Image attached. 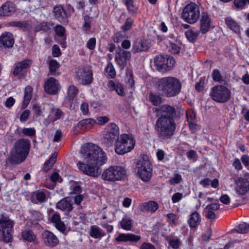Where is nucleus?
Listing matches in <instances>:
<instances>
[{"instance_id": "obj_1", "label": "nucleus", "mask_w": 249, "mask_h": 249, "mask_svg": "<svg viewBox=\"0 0 249 249\" xmlns=\"http://www.w3.org/2000/svg\"><path fill=\"white\" fill-rule=\"evenodd\" d=\"M80 156L85 162L78 161L77 166L84 174L92 177H97L100 174L99 167L107 161L106 154L96 145L84 146L80 151Z\"/></svg>"}, {"instance_id": "obj_2", "label": "nucleus", "mask_w": 249, "mask_h": 249, "mask_svg": "<svg viewBox=\"0 0 249 249\" xmlns=\"http://www.w3.org/2000/svg\"><path fill=\"white\" fill-rule=\"evenodd\" d=\"M155 112L160 115L154 125L157 135L161 139H170L174 135L177 127L174 120L175 108L170 105H163L155 108Z\"/></svg>"}, {"instance_id": "obj_3", "label": "nucleus", "mask_w": 249, "mask_h": 249, "mask_svg": "<svg viewBox=\"0 0 249 249\" xmlns=\"http://www.w3.org/2000/svg\"><path fill=\"white\" fill-rule=\"evenodd\" d=\"M30 147L29 140L25 139L18 140L10 152L9 161L12 164H19L23 162L28 155Z\"/></svg>"}, {"instance_id": "obj_4", "label": "nucleus", "mask_w": 249, "mask_h": 249, "mask_svg": "<svg viewBox=\"0 0 249 249\" xmlns=\"http://www.w3.org/2000/svg\"><path fill=\"white\" fill-rule=\"evenodd\" d=\"M158 88L163 95L172 97L179 94L181 89V84L177 78L165 77L159 80Z\"/></svg>"}, {"instance_id": "obj_5", "label": "nucleus", "mask_w": 249, "mask_h": 249, "mask_svg": "<svg viewBox=\"0 0 249 249\" xmlns=\"http://www.w3.org/2000/svg\"><path fill=\"white\" fill-rule=\"evenodd\" d=\"M135 141L133 137L128 134L121 135L116 141L115 147V152L119 155H123L133 149Z\"/></svg>"}, {"instance_id": "obj_6", "label": "nucleus", "mask_w": 249, "mask_h": 249, "mask_svg": "<svg viewBox=\"0 0 249 249\" xmlns=\"http://www.w3.org/2000/svg\"><path fill=\"white\" fill-rule=\"evenodd\" d=\"M126 172L124 168L119 166H112L105 170L102 175V178L105 181L115 182L124 178Z\"/></svg>"}, {"instance_id": "obj_7", "label": "nucleus", "mask_w": 249, "mask_h": 249, "mask_svg": "<svg viewBox=\"0 0 249 249\" xmlns=\"http://www.w3.org/2000/svg\"><path fill=\"white\" fill-rule=\"evenodd\" d=\"M136 169L138 175L142 181L148 182L151 179L152 166L147 157L141 158L138 160Z\"/></svg>"}, {"instance_id": "obj_8", "label": "nucleus", "mask_w": 249, "mask_h": 249, "mask_svg": "<svg viewBox=\"0 0 249 249\" xmlns=\"http://www.w3.org/2000/svg\"><path fill=\"white\" fill-rule=\"evenodd\" d=\"M175 60L167 55H157L154 58V66L156 69L161 72H165L171 70L175 64Z\"/></svg>"}, {"instance_id": "obj_9", "label": "nucleus", "mask_w": 249, "mask_h": 249, "mask_svg": "<svg viewBox=\"0 0 249 249\" xmlns=\"http://www.w3.org/2000/svg\"><path fill=\"white\" fill-rule=\"evenodd\" d=\"M210 95L214 101L222 103L226 102L230 100L231 92L226 86L217 85L212 88Z\"/></svg>"}, {"instance_id": "obj_10", "label": "nucleus", "mask_w": 249, "mask_h": 249, "mask_svg": "<svg viewBox=\"0 0 249 249\" xmlns=\"http://www.w3.org/2000/svg\"><path fill=\"white\" fill-rule=\"evenodd\" d=\"M200 16L198 6L195 3L191 2L183 9L181 18L186 22L193 24L196 23Z\"/></svg>"}, {"instance_id": "obj_11", "label": "nucleus", "mask_w": 249, "mask_h": 249, "mask_svg": "<svg viewBox=\"0 0 249 249\" xmlns=\"http://www.w3.org/2000/svg\"><path fill=\"white\" fill-rule=\"evenodd\" d=\"M119 136L118 126L115 123H110L107 126L105 133L104 134L103 142L107 146H111L119 138Z\"/></svg>"}, {"instance_id": "obj_12", "label": "nucleus", "mask_w": 249, "mask_h": 249, "mask_svg": "<svg viewBox=\"0 0 249 249\" xmlns=\"http://www.w3.org/2000/svg\"><path fill=\"white\" fill-rule=\"evenodd\" d=\"M14 221L8 216L1 215L0 218V231L2 232L3 240L7 243L12 240L11 231L13 228Z\"/></svg>"}, {"instance_id": "obj_13", "label": "nucleus", "mask_w": 249, "mask_h": 249, "mask_svg": "<svg viewBox=\"0 0 249 249\" xmlns=\"http://www.w3.org/2000/svg\"><path fill=\"white\" fill-rule=\"evenodd\" d=\"M131 54L129 51L119 48L116 51L115 60L121 69H124L127 61L130 60Z\"/></svg>"}, {"instance_id": "obj_14", "label": "nucleus", "mask_w": 249, "mask_h": 249, "mask_svg": "<svg viewBox=\"0 0 249 249\" xmlns=\"http://www.w3.org/2000/svg\"><path fill=\"white\" fill-rule=\"evenodd\" d=\"M150 46V43L147 39L139 38L133 43L131 50L134 53L146 52Z\"/></svg>"}, {"instance_id": "obj_15", "label": "nucleus", "mask_w": 249, "mask_h": 249, "mask_svg": "<svg viewBox=\"0 0 249 249\" xmlns=\"http://www.w3.org/2000/svg\"><path fill=\"white\" fill-rule=\"evenodd\" d=\"M44 87L46 93L53 95L59 90V84L56 79L50 77L45 82Z\"/></svg>"}, {"instance_id": "obj_16", "label": "nucleus", "mask_w": 249, "mask_h": 249, "mask_svg": "<svg viewBox=\"0 0 249 249\" xmlns=\"http://www.w3.org/2000/svg\"><path fill=\"white\" fill-rule=\"evenodd\" d=\"M212 25L211 16L206 12L201 13L200 20V30L204 34L210 30Z\"/></svg>"}, {"instance_id": "obj_17", "label": "nucleus", "mask_w": 249, "mask_h": 249, "mask_svg": "<svg viewBox=\"0 0 249 249\" xmlns=\"http://www.w3.org/2000/svg\"><path fill=\"white\" fill-rule=\"evenodd\" d=\"M77 76L83 85L90 84L92 81V72L89 69L78 70Z\"/></svg>"}, {"instance_id": "obj_18", "label": "nucleus", "mask_w": 249, "mask_h": 249, "mask_svg": "<svg viewBox=\"0 0 249 249\" xmlns=\"http://www.w3.org/2000/svg\"><path fill=\"white\" fill-rule=\"evenodd\" d=\"M236 193L239 195H244L249 190V181L242 178H238L236 181Z\"/></svg>"}, {"instance_id": "obj_19", "label": "nucleus", "mask_w": 249, "mask_h": 249, "mask_svg": "<svg viewBox=\"0 0 249 249\" xmlns=\"http://www.w3.org/2000/svg\"><path fill=\"white\" fill-rule=\"evenodd\" d=\"M42 238L44 244L50 247L56 246L59 242L57 237L53 232L48 231H43Z\"/></svg>"}, {"instance_id": "obj_20", "label": "nucleus", "mask_w": 249, "mask_h": 249, "mask_svg": "<svg viewBox=\"0 0 249 249\" xmlns=\"http://www.w3.org/2000/svg\"><path fill=\"white\" fill-rule=\"evenodd\" d=\"M0 44L4 48H11L14 44L13 36L10 32L3 33L0 36Z\"/></svg>"}, {"instance_id": "obj_21", "label": "nucleus", "mask_w": 249, "mask_h": 249, "mask_svg": "<svg viewBox=\"0 0 249 249\" xmlns=\"http://www.w3.org/2000/svg\"><path fill=\"white\" fill-rule=\"evenodd\" d=\"M15 11V4L10 1H7L0 7V16H10Z\"/></svg>"}, {"instance_id": "obj_22", "label": "nucleus", "mask_w": 249, "mask_h": 249, "mask_svg": "<svg viewBox=\"0 0 249 249\" xmlns=\"http://www.w3.org/2000/svg\"><path fill=\"white\" fill-rule=\"evenodd\" d=\"M64 114V113L60 109L53 107L49 110L48 120L49 122L53 123L63 118Z\"/></svg>"}, {"instance_id": "obj_23", "label": "nucleus", "mask_w": 249, "mask_h": 249, "mask_svg": "<svg viewBox=\"0 0 249 249\" xmlns=\"http://www.w3.org/2000/svg\"><path fill=\"white\" fill-rule=\"evenodd\" d=\"M141 239V236L136 235L132 233H120L115 238V240L118 242H137Z\"/></svg>"}, {"instance_id": "obj_24", "label": "nucleus", "mask_w": 249, "mask_h": 249, "mask_svg": "<svg viewBox=\"0 0 249 249\" xmlns=\"http://www.w3.org/2000/svg\"><path fill=\"white\" fill-rule=\"evenodd\" d=\"M159 208V204L155 201H148L143 203L140 206V209L142 212L154 213Z\"/></svg>"}, {"instance_id": "obj_25", "label": "nucleus", "mask_w": 249, "mask_h": 249, "mask_svg": "<svg viewBox=\"0 0 249 249\" xmlns=\"http://www.w3.org/2000/svg\"><path fill=\"white\" fill-rule=\"evenodd\" d=\"M72 199L67 197L59 201L56 205L58 209L67 212H70L72 210Z\"/></svg>"}, {"instance_id": "obj_26", "label": "nucleus", "mask_w": 249, "mask_h": 249, "mask_svg": "<svg viewBox=\"0 0 249 249\" xmlns=\"http://www.w3.org/2000/svg\"><path fill=\"white\" fill-rule=\"evenodd\" d=\"M55 19L60 22H66L67 20V14L61 5H57L54 7L53 10Z\"/></svg>"}, {"instance_id": "obj_27", "label": "nucleus", "mask_w": 249, "mask_h": 249, "mask_svg": "<svg viewBox=\"0 0 249 249\" xmlns=\"http://www.w3.org/2000/svg\"><path fill=\"white\" fill-rule=\"evenodd\" d=\"M219 209V205L218 203H214L210 205H208L204 211L205 215L207 218L209 219H215L216 215L214 213L215 211Z\"/></svg>"}, {"instance_id": "obj_28", "label": "nucleus", "mask_w": 249, "mask_h": 249, "mask_svg": "<svg viewBox=\"0 0 249 249\" xmlns=\"http://www.w3.org/2000/svg\"><path fill=\"white\" fill-rule=\"evenodd\" d=\"M47 191L38 190L34 192L32 195V201L36 204L41 203L47 200Z\"/></svg>"}, {"instance_id": "obj_29", "label": "nucleus", "mask_w": 249, "mask_h": 249, "mask_svg": "<svg viewBox=\"0 0 249 249\" xmlns=\"http://www.w3.org/2000/svg\"><path fill=\"white\" fill-rule=\"evenodd\" d=\"M96 123L94 119L87 118L79 122L76 126L82 130H88L92 128Z\"/></svg>"}, {"instance_id": "obj_30", "label": "nucleus", "mask_w": 249, "mask_h": 249, "mask_svg": "<svg viewBox=\"0 0 249 249\" xmlns=\"http://www.w3.org/2000/svg\"><path fill=\"white\" fill-rule=\"evenodd\" d=\"M8 24L10 26L17 27L28 31H30L32 27L31 22L29 21H13Z\"/></svg>"}, {"instance_id": "obj_31", "label": "nucleus", "mask_w": 249, "mask_h": 249, "mask_svg": "<svg viewBox=\"0 0 249 249\" xmlns=\"http://www.w3.org/2000/svg\"><path fill=\"white\" fill-rule=\"evenodd\" d=\"M108 86L109 88H111V90H115L118 95L121 96L125 95V93L124 88L122 85L119 82H115L112 80H110L108 82Z\"/></svg>"}, {"instance_id": "obj_32", "label": "nucleus", "mask_w": 249, "mask_h": 249, "mask_svg": "<svg viewBox=\"0 0 249 249\" xmlns=\"http://www.w3.org/2000/svg\"><path fill=\"white\" fill-rule=\"evenodd\" d=\"M225 23L227 27L235 32L236 34L240 33V27L236 21L231 17H227L225 18Z\"/></svg>"}, {"instance_id": "obj_33", "label": "nucleus", "mask_w": 249, "mask_h": 249, "mask_svg": "<svg viewBox=\"0 0 249 249\" xmlns=\"http://www.w3.org/2000/svg\"><path fill=\"white\" fill-rule=\"evenodd\" d=\"M33 89L30 86H27L24 89V99L22 107L26 108L29 105L33 95Z\"/></svg>"}, {"instance_id": "obj_34", "label": "nucleus", "mask_w": 249, "mask_h": 249, "mask_svg": "<svg viewBox=\"0 0 249 249\" xmlns=\"http://www.w3.org/2000/svg\"><path fill=\"white\" fill-rule=\"evenodd\" d=\"M201 217L197 212H194L190 215L188 223L191 228H196L199 225Z\"/></svg>"}, {"instance_id": "obj_35", "label": "nucleus", "mask_w": 249, "mask_h": 249, "mask_svg": "<svg viewBox=\"0 0 249 249\" xmlns=\"http://www.w3.org/2000/svg\"><path fill=\"white\" fill-rule=\"evenodd\" d=\"M30 61L28 60H25L17 63L14 69L13 73L15 76L18 75L24 69H27L30 65Z\"/></svg>"}, {"instance_id": "obj_36", "label": "nucleus", "mask_w": 249, "mask_h": 249, "mask_svg": "<svg viewBox=\"0 0 249 249\" xmlns=\"http://www.w3.org/2000/svg\"><path fill=\"white\" fill-rule=\"evenodd\" d=\"M89 235L95 239H100L106 235V233L99 227L92 226L90 228Z\"/></svg>"}, {"instance_id": "obj_37", "label": "nucleus", "mask_w": 249, "mask_h": 249, "mask_svg": "<svg viewBox=\"0 0 249 249\" xmlns=\"http://www.w3.org/2000/svg\"><path fill=\"white\" fill-rule=\"evenodd\" d=\"M30 215L29 216L30 220L32 223L34 225H36L39 221L43 219V215L41 213L38 211L33 209L30 210Z\"/></svg>"}, {"instance_id": "obj_38", "label": "nucleus", "mask_w": 249, "mask_h": 249, "mask_svg": "<svg viewBox=\"0 0 249 249\" xmlns=\"http://www.w3.org/2000/svg\"><path fill=\"white\" fill-rule=\"evenodd\" d=\"M54 31L56 34L61 37L63 40L60 43V45L62 47L64 48H66V42L64 41L66 38V36L65 34L66 30L65 28L61 25H57L55 26Z\"/></svg>"}, {"instance_id": "obj_39", "label": "nucleus", "mask_w": 249, "mask_h": 249, "mask_svg": "<svg viewBox=\"0 0 249 249\" xmlns=\"http://www.w3.org/2000/svg\"><path fill=\"white\" fill-rule=\"evenodd\" d=\"M78 90L77 88L74 86H70L68 89L67 96L69 101H71V105L73 104L74 107L77 105V103L73 102V99L77 94ZM78 104V103H77Z\"/></svg>"}, {"instance_id": "obj_40", "label": "nucleus", "mask_w": 249, "mask_h": 249, "mask_svg": "<svg viewBox=\"0 0 249 249\" xmlns=\"http://www.w3.org/2000/svg\"><path fill=\"white\" fill-rule=\"evenodd\" d=\"M119 223L123 229L129 231L131 230L132 226V220L130 218L125 216L122 219Z\"/></svg>"}, {"instance_id": "obj_41", "label": "nucleus", "mask_w": 249, "mask_h": 249, "mask_svg": "<svg viewBox=\"0 0 249 249\" xmlns=\"http://www.w3.org/2000/svg\"><path fill=\"white\" fill-rule=\"evenodd\" d=\"M56 157L57 154L56 153H54L53 154H52L49 159L45 162L43 168L44 171L47 172L52 168L53 164L56 162Z\"/></svg>"}, {"instance_id": "obj_42", "label": "nucleus", "mask_w": 249, "mask_h": 249, "mask_svg": "<svg viewBox=\"0 0 249 249\" xmlns=\"http://www.w3.org/2000/svg\"><path fill=\"white\" fill-rule=\"evenodd\" d=\"M21 236L24 240L29 242L34 241L36 238V235L31 230H29L23 231L21 232Z\"/></svg>"}, {"instance_id": "obj_43", "label": "nucleus", "mask_w": 249, "mask_h": 249, "mask_svg": "<svg viewBox=\"0 0 249 249\" xmlns=\"http://www.w3.org/2000/svg\"><path fill=\"white\" fill-rule=\"evenodd\" d=\"M59 67V64L56 60H51L49 62L50 74L52 75L57 76L59 73L57 72Z\"/></svg>"}, {"instance_id": "obj_44", "label": "nucleus", "mask_w": 249, "mask_h": 249, "mask_svg": "<svg viewBox=\"0 0 249 249\" xmlns=\"http://www.w3.org/2000/svg\"><path fill=\"white\" fill-rule=\"evenodd\" d=\"M148 98L150 102L155 106L159 105L162 102L161 97L155 93H149Z\"/></svg>"}, {"instance_id": "obj_45", "label": "nucleus", "mask_w": 249, "mask_h": 249, "mask_svg": "<svg viewBox=\"0 0 249 249\" xmlns=\"http://www.w3.org/2000/svg\"><path fill=\"white\" fill-rule=\"evenodd\" d=\"M199 32L196 30H189L185 32L187 39L190 42H194L199 36Z\"/></svg>"}, {"instance_id": "obj_46", "label": "nucleus", "mask_w": 249, "mask_h": 249, "mask_svg": "<svg viewBox=\"0 0 249 249\" xmlns=\"http://www.w3.org/2000/svg\"><path fill=\"white\" fill-rule=\"evenodd\" d=\"M44 110L45 107L39 104H35L33 105V111L36 117L42 115Z\"/></svg>"}, {"instance_id": "obj_47", "label": "nucleus", "mask_w": 249, "mask_h": 249, "mask_svg": "<svg viewBox=\"0 0 249 249\" xmlns=\"http://www.w3.org/2000/svg\"><path fill=\"white\" fill-rule=\"evenodd\" d=\"M235 231L241 234H245L249 231V224L242 223L240 224L235 229Z\"/></svg>"}, {"instance_id": "obj_48", "label": "nucleus", "mask_w": 249, "mask_h": 249, "mask_svg": "<svg viewBox=\"0 0 249 249\" xmlns=\"http://www.w3.org/2000/svg\"><path fill=\"white\" fill-rule=\"evenodd\" d=\"M106 72L108 76L110 78H113L116 76V71L115 69L111 62H108L106 68Z\"/></svg>"}, {"instance_id": "obj_49", "label": "nucleus", "mask_w": 249, "mask_h": 249, "mask_svg": "<svg viewBox=\"0 0 249 249\" xmlns=\"http://www.w3.org/2000/svg\"><path fill=\"white\" fill-rule=\"evenodd\" d=\"M49 29V24L47 22H42L35 27L34 31L35 33L40 31H46Z\"/></svg>"}, {"instance_id": "obj_50", "label": "nucleus", "mask_w": 249, "mask_h": 249, "mask_svg": "<svg viewBox=\"0 0 249 249\" xmlns=\"http://www.w3.org/2000/svg\"><path fill=\"white\" fill-rule=\"evenodd\" d=\"M21 132L23 136L32 137L36 135V130L34 127L26 128L24 127L21 130Z\"/></svg>"}, {"instance_id": "obj_51", "label": "nucleus", "mask_w": 249, "mask_h": 249, "mask_svg": "<svg viewBox=\"0 0 249 249\" xmlns=\"http://www.w3.org/2000/svg\"><path fill=\"white\" fill-rule=\"evenodd\" d=\"M181 242L178 238H174L169 241V244L174 249H178L180 246Z\"/></svg>"}, {"instance_id": "obj_52", "label": "nucleus", "mask_w": 249, "mask_h": 249, "mask_svg": "<svg viewBox=\"0 0 249 249\" xmlns=\"http://www.w3.org/2000/svg\"><path fill=\"white\" fill-rule=\"evenodd\" d=\"M186 118L188 123L196 122V114L193 110H189L186 111Z\"/></svg>"}, {"instance_id": "obj_53", "label": "nucleus", "mask_w": 249, "mask_h": 249, "mask_svg": "<svg viewBox=\"0 0 249 249\" xmlns=\"http://www.w3.org/2000/svg\"><path fill=\"white\" fill-rule=\"evenodd\" d=\"M212 77L214 81H217L220 83L224 81L219 71L217 69H214L213 71Z\"/></svg>"}, {"instance_id": "obj_54", "label": "nucleus", "mask_w": 249, "mask_h": 249, "mask_svg": "<svg viewBox=\"0 0 249 249\" xmlns=\"http://www.w3.org/2000/svg\"><path fill=\"white\" fill-rule=\"evenodd\" d=\"M84 22L83 25V29L85 31H88L91 27V20L89 16L86 15L84 17Z\"/></svg>"}, {"instance_id": "obj_55", "label": "nucleus", "mask_w": 249, "mask_h": 249, "mask_svg": "<svg viewBox=\"0 0 249 249\" xmlns=\"http://www.w3.org/2000/svg\"><path fill=\"white\" fill-rule=\"evenodd\" d=\"M182 180L181 175L178 174H175L169 180V182L171 184H176L179 183Z\"/></svg>"}, {"instance_id": "obj_56", "label": "nucleus", "mask_w": 249, "mask_h": 249, "mask_svg": "<svg viewBox=\"0 0 249 249\" xmlns=\"http://www.w3.org/2000/svg\"><path fill=\"white\" fill-rule=\"evenodd\" d=\"M125 3L129 11L135 12L136 11L137 8L135 6L133 0H126Z\"/></svg>"}, {"instance_id": "obj_57", "label": "nucleus", "mask_w": 249, "mask_h": 249, "mask_svg": "<svg viewBox=\"0 0 249 249\" xmlns=\"http://www.w3.org/2000/svg\"><path fill=\"white\" fill-rule=\"evenodd\" d=\"M246 3L249 4V0H234V4L235 7L243 9Z\"/></svg>"}, {"instance_id": "obj_58", "label": "nucleus", "mask_w": 249, "mask_h": 249, "mask_svg": "<svg viewBox=\"0 0 249 249\" xmlns=\"http://www.w3.org/2000/svg\"><path fill=\"white\" fill-rule=\"evenodd\" d=\"M169 48V51L173 53L177 54L180 52V47L174 43H170Z\"/></svg>"}, {"instance_id": "obj_59", "label": "nucleus", "mask_w": 249, "mask_h": 249, "mask_svg": "<svg viewBox=\"0 0 249 249\" xmlns=\"http://www.w3.org/2000/svg\"><path fill=\"white\" fill-rule=\"evenodd\" d=\"M133 23V20L131 18H127L125 22L124 26H122V29L124 31H126L130 29Z\"/></svg>"}, {"instance_id": "obj_60", "label": "nucleus", "mask_w": 249, "mask_h": 249, "mask_svg": "<svg viewBox=\"0 0 249 249\" xmlns=\"http://www.w3.org/2000/svg\"><path fill=\"white\" fill-rule=\"evenodd\" d=\"M96 40L95 38L92 37L89 38L87 43V47L90 50L94 49L96 45Z\"/></svg>"}, {"instance_id": "obj_61", "label": "nucleus", "mask_w": 249, "mask_h": 249, "mask_svg": "<svg viewBox=\"0 0 249 249\" xmlns=\"http://www.w3.org/2000/svg\"><path fill=\"white\" fill-rule=\"evenodd\" d=\"M30 111L28 109H26L23 111L19 117V119L20 122H24L27 121L28 118L30 114Z\"/></svg>"}, {"instance_id": "obj_62", "label": "nucleus", "mask_w": 249, "mask_h": 249, "mask_svg": "<svg viewBox=\"0 0 249 249\" xmlns=\"http://www.w3.org/2000/svg\"><path fill=\"white\" fill-rule=\"evenodd\" d=\"M109 120V119L107 116H101L97 118V121L96 124L99 125H103L107 123Z\"/></svg>"}, {"instance_id": "obj_63", "label": "nucleus", "mask_w": 249, "mask_h": 249, "mask_svg": "<svg viewBox=\"0 0 249 249\" xmlns=\"http://www.w3.org/2000/svg\"><path fill=\"white\" fill-rule=\"evenodd\" d=\"M205 85L204 80L202 78H200L199 81L196 83V89L198 91H201L203 90Z\"/></svg>"}, {"instance_id": "obj_64", "label": "nucleus", "mask_w": 249, "mask_h": 249, "mask_svg": "<svg viewBox=\"0 0 249 249\" xmlns=\"http://www.w3.org/2000/svg\"><path fill=\"white\" fill-rule=\"evenodd\" d=\"M241 112L244 118L246 121L249 122V109L245 107H243Z\"/></svg>"}]
</instances>
